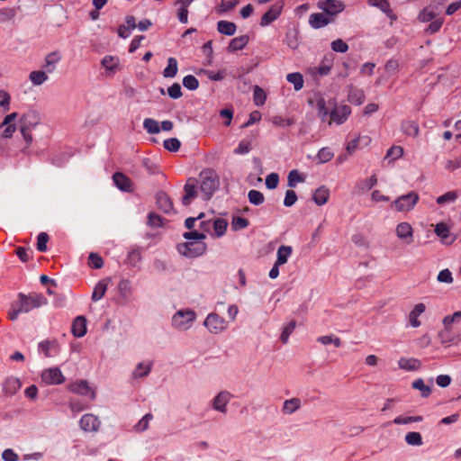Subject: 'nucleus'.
I'll list each match as a JSON object with an SVG mask.
<instances>
[{
    "mask_svg": "<svg viewBox=\"0 0 461 461\" xmlns=\"http://www.w3.org/2000/svg\"><path fill=\"white\" fill-rule=\"evenodd\" d=\"M47 304V299L37 293H30L29 294H18L17 301L12 303L8 312V317L11 321L17 320L20 313L29 312L33 309Z\"/></svg>",
    "mask_w": 461,
    "mask_h": 461,
    "instance_id": "obj_1",
    "label": "nucleus"
},
{
    "mask_svg": "<svg viewBox=\"0 0 461 461\" xmlns=\"http://www.w3.org/2000/svg\"><path fill=\"white\" fill-rule=\"evenodd\" d=\"M310 104L316 106L318 109V116L322 122L329 119V124L335 122L336 124H342L345 122V114H339L336 108H330L326 106L324 98L316 95L314 98L310 100Z\"/></svg>",
    "mask_w": 461,
    "mask_h": 461,
    "instance_id": "obj_2",
    "label": "nucleus"
},
{
    "mask_svg": "<svg viewBox=\"0 0 461 461\" xmlns=\"http://www.w3.org/2000/svg\"><path fill=\"white\" fill-rule=\"evenodd\" d=\"M196 312L190 308L177 310L171 318V327L181 332L189 330L196 321Z\"/></svg>",
    "mask_w": 461,
    "mask_h": 461,
    "instance_id": "obj_3",
    "label": "nucleus"
},
{
    "mask_svg": "<svg viewBox=\"0 0 461 461\" xmlns=\"http://www.w3.org/2000/svg\"><path fill=\"white\" fill-rule=\"evenodd\" d=\"M200 180L203 199L209 200L220 186V177L214 170L207 168L201 172Z\"/></svg>",
    "mask_w": 461,
    "mask_h": 461,
    "instance_id": "obj_4",
    "label": "nucleus"
},
{
    "mask_svg": "<svg viewBox=\"0 0 461 461\" xmlns=\"http://www.w3.org/2000/svg\"><path fill=\"white\" fill-rule=\"evenodd\" d=\"M41 122V117L36 111H28L20 119V131L28 148L33 141L32 131Z\"/></svg>",
    "mask_w": 461,
    "mask_h": 461,
    "instance_id": "obj_5",
    "label": "nucleus"
},
{
    "mask_svg": "<svg viewBox=\"0 0 461 461\" xmlns=\"http://www.w3.org/2000/svg\"><path fill=\"white\" fill-rule=\"evenodd\" d=\"M419 199L420 196L418 193L411 191L408 194L400 195L392 203L391 206L397 212H410L415 207Z\"/></svg>",
    "mask_w": 461,
    "mask_h": 461,
    "instance_id": "obj_6",
    "label": "nucleus"
},
{
    "mask_svg": "<svg viewBox=\"0 0 461 461\" xmlns=\"http://www.w3.org/2000/svg\"><path fill=\"white\" fill-rule=\"evenodd\" d=\"M207 246L203 241L185 242L177 245V251L187 258H197L203 255Z\"/></svg>",
    "mask_w": 461,
    "mask_h": 461,
    "instance_id": "obj_7",
    "label": "nucleus"
},
{
    "mask_svg": "<svg viewBox=\"0 0 461 461\" xmlns=\"http://www.w3.org/2000/svg\"><path fill=\"white\" fill-rule=\"evenodd\" d=\"M203 326L212 334H220L228 328V321L224 318L215 312L209 313L204 321Z\"/></svg>",
    "mask_w": 461,
    "mask_h": 461,
    "instance_id": "obj_8",
    "label": "nucleus"
},
{
    "mask_svg": "<svg viewBox=\"0 0 461 461\" xmlns=\"http://www.w3.org/2000/svg\"><path fill=\"white\" fill-rule=\"evenodd\" d=\"M234 398V395L228 390H221L217 393L211 400L210 405L212 409L221 414H226L228 411V404Z\"/></svg>",
    "mask_w": 461,
    "mask_h": 461,
    "instance_id": "obj_9",
    "label": "nucleus"
},
{
    "mask_svg": "<svg viewBox=\"0 0 461 461\" xmlns=\"http://www.w3.org/2000/svg\"><path fill=\"white\" fill-rule=\"evenodd\" d=\"M317 6L319 9L322 10L328 17L332 19L344 9L343 3L338 0H320L317 3Z\"/></svg>",
    "mask_w": 461,
    "mask_h": 461,
    "instance_id": "obj_10",
    "label": "nucleus"
},
{
    "mask_svg": "<svg viewBox=\"0 0 461 461\" xmlns=\"http://www.w3.org/2000/svg\"><path fill=\"white\" fill-rule=\"evenodd\" d=\"M68 389L70 392L82 395L88 396L91 400H95L96 397L95 391L90 387L89 384L86 380L77 381L69 384Z\"/></svg>",
    "mask_w": 461,
    "mask_h": 461,
    "instance_id": "obj_11",
    "label": "nucleus"
},
{
    "mask_svg": "<svg viewBox=\"0 0 461 461\" xmlns=\"http://www.w3.org/2000/svg\"><path fill=\"white\" fill-rule=\"evenodd\" d=\"M79 426L86 432H96L101 426V421L97 416L86 413L81 417Z\"/></svg>",
    "mask_w": 461,
    "mask_h": 461,
    "instance_id": "obj_12",
    "label": "nucleus"
},
{
    "mask_svg": "<svg viewBox=\"0 0 461 461\" xmlns=\"http://www.w3.org/2000/svg\"><path fill=\"white\" fill-rule=\"evenodd\" d=\"M41 379L47 384H60L65 381V377L59 367L45 369L41 374Z\"/></svg>",
    "mask_w": 461,
    "mask_h": 461,
    "instance_id": "obj_13",
    "label": "nucleus"
},
{
    "mask_svg": "<svg viewBox=\"0 0 461 461\" xmlns=\"http://www.w3.org/2000/svg\"><path fill=\"white\" fill-rule=\"evenodd\" d=\"M153 366V362L150 360H144L136 365L134 369L131 371V378L133 381H138L141 378L147 377Z\"/></svg>",
    "mask_w": 461,
    "mask_h": 461,
    "instance_id": "obj_14",
    "label": "nucleus"
},
{
    "mask_svg": "<svg viewBox=\"0 0 461 461\" xmlns=\"http://www.w3.org/2000/svg\"><path fill=\"white\" fill-rule=\"evenodd\" d=\"M396 236L405 244L409 245L413 242V230L410 223L400 222L395 229Z\"/></svg>",
    "mask_w": 461,
    "mask_h": 461,
    "instance_id": "obj_15",
    "label": "nucleus"
},
{
    "mask_svg": "<svg viewBox=\"0 0 461 461\" xmlns=\"http://www.w3.org/2000/svg\"><path fill=\"white\" fill-rule=\"evenodd\" d=\"M283 4L276 3L270 9L266 12L261 17L260 25L262 27L268 26L271 23L276 21L282 13Z\"/></svg>",
    "mask_w": 461,
    "mask_h": 461,
    "instance_id": "obj_16",
    "label": "nucleus"
},
{
    "mask_svg": "<svg viewBox=\"0 0 461 461\" xmlns=\"http://www.w3.org/2000/svg\"><path fill=\"white\" fill-rule=\"evenodd\" d=\"M39 351L46 357H51L59 354V345L57 340H44L39 343Z\"/></svg>",
    "mask_w": 461,
    "mask_h": 461,
    "instance_id": "obj_17",
    "label": "nucleus"
},
{
    "mask_svg": "<svg viewBox=\"0 0 461 461\" xmlns=\"http://www.w3.org/2000/svg\"><path fill=\"white\" fill-rule=\"evenodd\" d=\"M333 21L332 18L328 17L324 13H314L309 16V24L313 29L322 28Z\"/></svg>",
    "mask_w": 461,
    "mask_h": 461,
    "instance_id": "obj_18",
    "label": "nucleus"
},
{
    "mask_svg": "<svg viewBox=\"0 0 461 461\" xmlns=\"http://www.w3.org/2000/svg\"><path fill=\"white\" fill-rule=\"evenodd\" d=\"M113 184L122 191L131 192L132 182L131 179L122 173L117 172L113 176Z\"/></svg>",
    "mask_w": 461,
    "mask_h": 461,
    "instance_id": "obj_19",
    "label": "nucleus"
},
{
    "mask_svg": "<svg viewBox=\"0 0 461 461\" xmlns=\"http://www.w3.org/2000/svg\"><path fill=\"white\" fill-rule=\"evenodd\" d=\"M367 3L378 8L381 12H383L390 20L395 21L397 16L391 9L390 3L388 0H367Z\"/></svg>",
    "mask_w": 461,
    "mask_h": 461,
    "instance_id": "obj_20",
    "label": "nucleus"
},
{
    "mask_svg": "<svg viewBox=\"0 0 461 461\" xmlns=\"http://www.w3.org/2000/svg\"><path fill=\"white\" fill-rule=\"evenodd\" d=\"M371 142V138L367 135L358 136L348 142V153H351L357 149L367 147Z\"/></svg>",
    "mask_w": 461,
    "mask_h": 461,
    "instance_id": "obj_21",
    "label": "nucleus"
},
{
    "mask_svg": "<svg viewBox=\"0 0 461 461\" xmlns=\"http://www.w3.org/2000/svg\"><path fill=\"white\" fill-rule=\"evenodd\" d=\"M302 407V400L298 397L287 399L282 406V412L285 415H291L300 410Z\"/></svg>",
    "mask_w": 461,
    "mask_h": 461,
    "instance_id": "obj_22",
    "label": "nucleus"
},
{
    "mask_svg": "<svg viewBox=\"0 0 461 461\" xmlns=\"http://www.w3.org/2000/svg\"><path fill=\"white\" fill-rule=\"evenodd\" d=\"M72 334L77 338H81L86 333V320L84 316H77L73 323L71 329Z\"/></svg>",
    "mask_w": 461,
    "mask_h": 461,
    "instance_id": "obj_23",
    "label": "nucleus"
},
{
    "mask_svg": "<svg viewBox=\"0 0 461 461\" xmlns=\"http://www.w3.org/2000/svg\"><path fill=\"white\" fill-rule=\"evenodd\" d=\"M61 56L58 51H53L49 53L45 57V61L43 64V68L48 73H52L56 69L57 64L60 61Z\"/></svg>",
    "mask_w": 461,
    "mask_h": 461,
    "instance_id": "obj_24",
    "label": "nucleus"
},
{
    "mask_svg": "<svg viewBox=\"0 0 461 461\" xmlns=\"http://www.w3.org/2000/svg\"><path fill=\"white\" fill-rule=\"evenodd\" d=\"M158 207L166 213L173 210V204L169 196L165 192H158L156 195Z\"/></svg>",
    "mask_w": 461,
    "mask_h": 461,
    "instance_id": "obj_25",
    "label": "nucleus"
},
{
    "mask_svg": "<svg viewBox=\"0 0 461 461\" xmlns=\"http://www.w3.org/2000/svg\"><path fill=\"white\" fill-rule=\"evenodd\" d=\"M398 366L401 369L404 370V371H416L418 370L420 366H421V363L419 359L417 358H413V357H411V358H407V357H401L399 360H398Z\"/></svg>",
    "mask_w": 461,
    "mask_h": 461,
    "instance_id": "obj_26",
    "label": "nucleus"
},
{
    "mask_svg": "<svg viewBox=\"0 0 461 461\" xmlns=\"http://www.w3.org/2000/svg\"><path fill=\"white\" fill-rule=\"evenodd\" d=\"M293 249L291 246H280L276 252V260L275 263H276L277 266L285 265L288 261V258L291 257Z\"/></svg>",
    "mask_w": 461,
    "mask_h": 461,
    "instance_id": "obj_27",
    "label": "nucleus"
},
{
    "mask_svg": "<svg viewBox=\"0 0 461 461\" xmlns=\"http://www.w3.org/2000/svg\"><path fill=\"white\" fill-rule=\"evenodd\" d=\"M365 97L366 96L362 89H358L352 86L349 89H348V102L353 104L359 105L363 104V102L365 101Z\"/></svg>",
    "mask_w": 461,
    "mask_h": 461,
    "instance_id": "obj_28",
    "label": "nucleus"
},
{
    "mask_svg": "<svg viewBox=\"0 0 461 461\" xmlns=\"http://www.w3.org/2000/svg\"><path fill=\"white\" fill-rule=\"evenodd\" d=\"M217 31L223 35L232 36L237 31V26L232 22L221 20L217 23Z\"/></svg>",
    "mask_w": 461,
    "mask_h": 461,
    "instance_id": "obj_29",
    "label": "nucleus"
},
{
    "mask_svg": "<svg viewBox=\"0 0 461 461\" xmlns=\"http://www.w3.org/2000/svg\"><path fill=\"white\" fill-rule=\"evenodd\" d=\"M249 39L247 35L233 38L228 46V50L230 52L240 50L249 43Z\"/></svg>",
    "mask_w": 461,
    "mask_h": 461,
    "instance_id": "obj_30",
    "label": "nucleus"
},
{
    "mask_svg": "<svg viewBox=\"0 0 461 461\" xmlns=\"http://www.w3.org/2000/svg\"><path fill=\"white\" fill-rule=\"evenodd\" d=\"M21 388V382L16 377H8L4 384V392L13 395Z\"/></svg>",
    "mask_w": 461,
    "mask_h": 461,
    "instance_id": "obj_31",
    "label": "nucleus"
},
{
    "mask_svg": "<svg viewBox=\"0 0 461 461\" xmlns=\"http://www.w3.org/2000/svg\"><path fill=\"white\" fill-rule=\"evenodd\" d=\"M101 64L107 71L113 73L119 68L120 60L118 57L108 55L103 58Z\"/></svg>",
    "mask_w": 461,
    "mask_h": 461,
    "instance_id": "obj_32",
    "label": "nucleus"
},
{
    "mask_svg": "<svg viewBox=\"0 0 461 461\" xmlns=\"http://www.w3.org/2000/svg\"><path fill=\"white\" fill-rule=\"evenodd\" d=\"M184 191L185 195L182 198V202L184 205H188L197 194L195 185L188 181L185 185Z\"/></svg>",
    "mask_w": 461,
    "mask_h": 461,
    "instance_id": "obj_33",
    "label": "nucleus"
},
{
    "mask_svg": "<svg viewBox=\"0 0 461 461\" xmlns=\"http://www.w3.org/2000/svg\"><path fill=\"white\" fill-rule=\"evenodd\" d=\"M48 72L42 70L32 71L29 75V79L33 86H41L45 83L48 79Z\"/></svg>",
    "mask_w": 461,
    "mask_h": 461,
    "instance_id": "obj_34",
    "label": "nucleus"
},
{
    "mask_svg": "<svg viewBox=\"0 0 461 461\" xmlns=\"http://www.w3.org/2000/svg\"><path fill=\"white\" fill-rule=\"evenodd\" d=\"M286 80L294 86L295 91H300L303 87V77L300 72L290 73L286 76Z\"/></svg>",
    "mask_w": 461,
    "mask_h": 461,
    "instance_id": "obj_35",
    "label": "nucleus"
},
{
    "mask_svg": "<svg viewBox=\"0 0 461 461\" xmlns=\"http://www.w3.org/2000/svg\"><path fill=\"white\" fill-rule=\"evenodd\" d=\"M178 70L177 60L176 58L170 57L167 59V66L163 70L164 77H176Z\"/></svg>",
    "mask_w": 461,
    "mask_h": 461,
    "instance_id": "obj_36",
    "label": "nucleus"
},
{
    "mask_svg": "<svg viewBox=\"0 0 461 461\" xmlns=\"http://www.w3.org/2000/svg\"><path fill=\"white\" fill-rule=\"evenodd\" d=\"M329 199V191L323 186L319 187L313 194V201L318 205H323Z\"/></svg>",
    "mask_w": 461,
    "mask_h": 461,
    "instance_id": "obj_37",
    "label": "nucleus"
},
{
    "mask_svg": "<svg viewBox=\"0 0 461 461\" xmlns=\"http://www.w3.org/2000/svg\"><path fill=\"white\" fill-rule=\"evenodd\" d=\"M107 290V285L104 281H100L96 284L92 294V300L97 302L101 300Z\"/></svg>",
    "mask_w": 461,
    "mask_h": 461,
    "instance_id": "obj_38",
    "label": "nucleus"
},
{
    "mask_svg": "<svg viewBox=\"0 0 461 461\" xmlns=\"http://www.w3.org/2000/svg\"><path fill=\"white\" fill-rule=\"evenodd\" d=\"M253 100L254 104L257 106H262L265 104L267 100V94L266 92L259 87L258 86H256L253 89Z\"/></svg>",
    "mask_w": 461,
    "mask_h": 461,
    "instance_id": "obj_39",
    "label": "nucleus"
},
{
    "mask_svg": "<svg viewBox=\"0 0 461 461\" xmlns=\"http://www.w3.org/2000/svg\"><path fill=\"white\" fill-rule=\"evenodd\" d=\"M143 128L149 134H158L160 131L158 122L152 118H146L144 120Z\"/></svg>",
    "mask_w": 461,
    "mask_h": 461,
    "instance_id": "obj_40",
    "label": "nucleus"
},
{
    "mask_svg": "<svg viewBox=\"0 0 461 461\" xmlns=\"http://www.w3.org/2000/svg\"><path fill=\"white\" fill-rule=\"evenodd\" d=\"M402 128L403 132L408 136L417 137L419 135V125L413 121H409L402 123Z\"/></svg>",
    "mask_w": 461,
    "mask_h": 461,
    "instance_id": "obj_41",
    "label": "nucleus"
},
{
    "mask_svg": "<svg viewBox=\"0 0 461 461\" xmlns=\"http://www.w3.org/2000/svg\"><path fill=\"white\" fill-rule=\"evenodd\" d=\"M412 387L420 391V394L422 397L427 398L431 393V388L429 385H426L423 379L418 378L412 383Z\"/></svg>",
    "mask_w": 461,
    "mask_h": 461,
    "instance_id": "obj_42",
    "label": "nucleus"
},
{
    "mask_svg": "<svg viewBox=\"0 0 461 461\" xmlns=\"http://www.w3.org/2000/svg\"><path fill=\"white\" fill-rule=\"evenodd\" d=\"M405 441L410 446L419 447L423 444L422 438L420 432L412 431L405 435Z\"/></svg>",
    "mask_w": 461,
    "mask_h": 461,
    "instance_id": "obj_43",
    "label": "nucleus"
},
{
    "mask_svg": "<svg viewBox=\"0 0 461 461\" xmlns=\"http://www.w3.org/2000/svg\"><path fill=\"white\" fill-rule=\"evenodd\" d=\"M239 4V0H221V4L216 7L218 14H224L232 10Z\"/></svg>",
    "mask_w": 461,
    "mask_h": 461,
    "instance_id": "obj_44",
    "label": "nucleus"
},
{
    "mask_svg": "<svg viewBox=\"0 0 461 461\" xmlns=\"http://www.w3.org/2000/svg\"><path fill=\"white\" fill-rule=\"evenodd\" d=\"M377 183V178L375 175L371 176L369 178L365 179L358 183L357 188L360 192H367L371 190Z\"/></svg>",
    "mask_w": 461,
    "mask_h": 461,
    "instance_id": "obj_45",
    "label": "nucleus"
},
{
    "mask_svg": "<svg viewBox=\"0 0 461 461\" xmlns=\"http://www.w3.org/2000/svg\"><path fill=\"white\" fill-rule=\"evenodd\" d=\"M248 198L249 203L254 205H260L265 201L264 194L261 192L255 189H252L248 193Z\"/></svg>",
    "mask_w": 461,
    "mask_h": 461,
    "instance_id": "obj_46",
    "label": "nucleus"
},
{
    "mask_svg": "<svg viewBox=\"0 0 461 461\" xmlns=\"http://www.w3.org/2000/svg\"><path fill=\"white\" fill-rule=\"evenodd\" d=\"M285 43L290 49L296 50L299 47L298 33L295 31L286 32Z\"/></svg>",
    "mask_w": 461,
    "mask_h": 461,
    "instance_id": "obj_47",
    "label": "nucleus"
},
{
    "mask_svg": "<svg viewBox=\"0 0 461 461\" xmlns=\"http://www.w3.org/2000/svg\"><path fill=\"white\" fill-rule=\"evenodd\" d=\"M456 191H449L437 198L438 204L452 203L457 199Z\"/></svg>",
    "mask_w": 461,
    "mask_h": 461,
    "instance_id": "obj_48",
    "label": "nucleus"
},
{
    "mask_svg": "<svg viewBox=\"0 0 461 461\" xmlns=\"http://www.w3.org/2000/svg\"><path fill=\"white\" fill-rule=\"evenodd\" d=\"M296 327V321H291L287 325L283 328L280 339L284 344H286L290 335L293 333Z\"/></svg>",
    "mask_w": 461,
    "mask_h": 461,
    "instance_id": "obj_49",
    "label": "nucleus"
},
{
    "mask_svg": "<svg viewBox=\"0 0 461 461\" xmlns=\"http://www.w3.org/2000/svg\"><path fill=\"white\" fill-rule=\"evenodd\" d=\"M422 420V416H397L393 420V423L397 425H405L411 422H420Z\"/></svg>",
    "mask_w": 461,
    "mask_h": 461,
    "instance_id": "obj_50",
    "label": "nucleus"
},
{
    "mask_svg": "<svg viewBox=\"0 0 461 461\" xmlns=\"http://www.w3.org/2000/svg\"><path fill=\"white\" fill-rule=\"evenodd\" d=\"M228 223L224 219H217L213 221V230L217 237H221L225 234Z\"/></svg>",
    "mask_w": 461,
    "mask_h": 461,
    "instance_id": "obj_51",
    "label": "nucleus"
},
{
    "mask_svg": "<svg viewBox=\"0 0 461 461\" xmlns=\"http://www.w3.org/2000/svg\"><path fill=\"white\" fill-rule=\"evenodd\" d=\"M435 16H436V14L432 9H430L429 7H425L420 12V14L418 15V19L421 23H429V22H431L432 20H434Z\"/></svg>",
    "mask_w": 461,
    "mask_h": 461,
    "instance_id": "obj_52",
    "label": "nucleus"
},
{
    "mask_svg": "<svg viewBox=\"0 0 461 461\" xmlns=\"http://www.w3.org/2000/svg\"><path fill=\"white\" fill-rule=\"evenodd\" d=\"M303 180H304L303 177L295 169L290 171L289 174H288L287 182H288V186L289 187L294 188V187L296 186V185L298 183L303 182Z\"/></svg>",
    "mask_w": 461,
    "mask_h": 461,
    "instance_id": "obj_53",
    "label": "nucleus"
},
{
    "mask_svg": "<svg viewBox=\"0 0 461 461\" xmlns=\"http://www.w3.org/2000/svg\"><path fill=\"white\" fill-rule=\"evenodd\" d=\"M317 341L323 345L334 344L335 347L339 348L342 345L341 340L334 335L321 336L317 339Z\"/></svg>",
    "mask_w": 461,
    "mask_h": 461,
    "instance_id": "obj_54",
    "label": "nucleus"
},
{
    "mask_svg": "<svg viewBox=\"0 0 461 461\" xmlns=\"http://www.w3.org/2000/svg\"><path fill=\"white\" fill-rule=\"evenodd\" d=\"M152 418H153L152 414L147 413L134 426V429L137 432H142V431L146 430L148 429L149 421L152 420Z\"/></svg>",
    "mask_w": 461,
    "mask_h": 461,
    "instance_id": "obj_55",
    "label": "nucleus"
},
{
    "mask_svg": "<svg viewBox=\"0 0 461 461\" xmlns=\"http://www.w3.org/2000/svg\"><path fill=\"white\" fill-rule=\"evenodd\" d=\"M183 86L188 90H196L199 86V82L193 75H187L183 78Z\"/></svg>",
    "mask_w": 461,
    "mask_h": 461,
    "instance_id": "obj_56",
    "label": "nucleus"
},
{
    "mask_svg": "<svg viewBox=\"0 0 461 461\" xmlns=\"http://www.w3.org/2000/svg\"><path fill=\"white\" fill-rule=\"evenodd\" d=\"M148 225L153 228L161 227L164 225V219L155 212H150L148 215Z\"/></svg>",
    "mask_w": 461,
    "mask_h": 461,
    "instance_id": "obj_57",
    "label": "nucleus"
},
{
    "mask_svg": "<svg viewBox=\"0 0 461 461\" xmlns=\"http://www.w3.org/2000/svg\"><path fill=\"white\" fill-rule=\"evenodd\" d=\"M249 226V221L246 218L236 216L232 218L231 228L233 230L245 229Z\"/></svg>",
    "mask_w": 461,
    "mask_h": 461,
    "instance_id": "obj_58",
    "label": "nucleus"
},
{
    "mask_svg": "<svg viewBox=\"0 0 461 461\" xmlns=\"http://www.w3.org/2000/svg\"><path fill=\"white\" fill-rule=\"evenodd\" d=\"M118 289L123 297H128L131 294V285L127 279H122L119 282Z\"/></svg>",
    "mask_w": 461,
    "mask_h": 461,
    "instance_id": "obj_59",
    "label": "nucleus"
},
{
    "mask_svg": "<svg viewBox=\"0 0 461 461\" xmlns=\"http://www.w3.org/2000/svg\"><path fill=\"white\" fill-rule=\"evenodd\" d=\"M88 263L91 267L99 269L104 266L103 258L96 253H90L88 257Z\"/></svg>",
    "mask_w": 461,
    "mask_h": 461,
    "instance_id": "obj_60",
    "label": "nucleus"
},
{
    "mask_svg": "<svg viewBox=\"0 0 461 461\" xmlns=\"http://www.w3.org/2000/svg\"><path fill=\"white\" fill-rule=\"evenodd\" d=\"M180 141L176 138H170L164 140V148L171 152H176L180 148Z\"/></svg>",
    "mask_w": 461,
    "mask_h": 461,
    "instance_id": "obj_61",
    "label": "nucleus"
},
{
    "mask_svg": "<svg viewBox=\"0 0 461 461\" xmlns=\"http://www.w3.org/2000/svg\"><path fill=\"white\" fill-rule=\"evenodd\" d=\"M251 150V144L249 141L246 140H242L240 141L238 147L234 149V154L236 155H245L248 154Z\"/></svg>",
    "mask_w": 461,
    "mask_h": 461,
    "instance_id": "obj_62",
    "label": "nucleus"
},
{
    "mask_svg": "<svg viewBox=\"0 0 461 461\" xmlns=\"http://www.w3.org/2000/svg\"><path fill=\"white\" fill-rule=\"evenodd\" d=\"M403 154V149L400 146H393L386 152V158H391L392 160H395L401 158Z\"/></svg>",
    "mask_w": 461,
    "mask_h": 461,
    "instance_id": "obj_63",
    "label": "nucleus"
},
{
    "mask_svg": "<svg viewBox=\"0 0 461 461\" xmlns=\"http://www.w3.org/2000/svg\"><path fill=\"white\" fill-rule=\"evenodd\" d=\"M444 21L442 18L434 19L426 28L425 32L429 34L438 32L442 27Z\"/></svg>",
    "mask_w": 461,
    "mask_h": 461,
    "instance_id": "obj_64",
    "label": "nucleus"
}]
</instances>
